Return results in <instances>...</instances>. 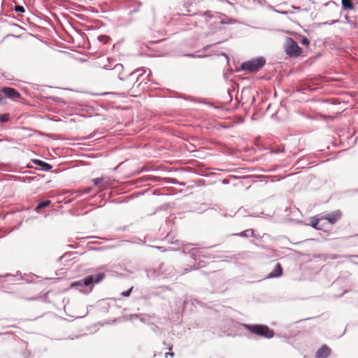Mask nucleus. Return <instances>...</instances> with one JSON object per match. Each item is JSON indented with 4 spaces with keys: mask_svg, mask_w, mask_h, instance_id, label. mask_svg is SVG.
Wrapping results in <instances>:
<instances>
[{
    "mask_svg": "<svg viewBox=\"0 0 358 358\" xmlns=\"http://www.w3.org/2000/svg\"><path fill=\"white\" fill-rule=\"evenodd\" d=\"M104 278V274L99 273L94 275H89L83 280L71 282V287L91 286L94 283H98L101 281Z\"/></svg>",
    "mask_w": 358,
    "mask_h": 358,
    "instance_id": "f257e3e1",
    "label": "nucleus"
},
{
    "mask_svg": "<svg viewBox=\"0 0 358 358\" xmlns=\"http://www.w3.org/2000/svg\"><path fill=\"white\" fill-rule=\"evenodd\" d=\"M8 120V115L7 114H0V122H5Z\"/></svg>",
    "mask_w": 358,
    "mask_h": 358,
    "instance_id": "4468645a",
    "label": "nucleus"
},
{
    "mask_svg": "<svg viewBox=\"0 0 358 358\" xmlns=\"http://www.w3.org/2000/svg\"><path fill=\"white\" fill-rule=\"evenodd\" d=\"M208 17V13H205L203 15L200 16V21L207 22Z\"/></svg>",
    "mask_w": 358,
    "mask_h": 358,
    "instance_id": "2eb2a0df",
    "label": "nucleus"
},
{
    "mask_svg": "<svg viewBox=\"0 0 358 358\" xmlns=\"http://www.w3.org/2000/svg\"><path fill=\"white\" fill-rule=\"evenodd\" d=\"M321 217L322 220H327L331 224H334L341 217V213L339 210H336L333 213L327 214L326 215Z\"/></svg>",
    "mask_w": 358,
    "mask_h": 358,
    "instance_id": "39448f33",
    "label": "nucleus"
},
{
    "mask_svg": "<svg viewBox=\"0 0 358 358\" xmlns=\"http://www.w3.org/2000/svg\"><path fill=\"white\" fill-rule=\"evenodd\" d=\"M282 273V268L279 264H277L275 268L267 275V278L280 277Z\"/></svg>",
    "mask_w": 358,
    "mask_h": 358,
    "instance_id": "6e6552de",
    "label": "nucleus"
},
{
    "mask_svg": "<svg viewBox=\"0 0 358 358\" xmlns=\"http://www.w3.org/2000/svg\"><path fill=\"white\" fill-rule=\"evenodd\" d=\"M285 52L289 56H298L301 52V48L292 38H287L286 39Z\"/></svg>",
    "mask_w": 358,
    "mask_h": 358,
    "instance_id": "20e7f679",
    "label": "nucleus"
},
{
    "mask_svg": "<svg viewBox=\"0 0 358 358\" xmlns=\"http://www.w3.org/2000/svg\"><path fill=\"white\" fill-rule=\"evenodd\" d=\"M122 68H123V66H122V64H117V65L115 66V69H116L117 70H121Z\"/></svg>",
    "mask_w": 358,
    "mask_h": 358,
    "instance_id": "aec40b11",
    "label": "nucleus"
},
{
    "mask_svg": "<svg viewBox=\"0 0 358 358\" xmlns=\"http://www.w3.org/2000/svg\"><path fill=\"white\" fill-rule=\"evenodd\" d=\"M174 354L173 352H166L165 354V357H167L168 356L173 357Z\"/></svg>",
    "mask_w": 358,
    "mask_h": 358,
    "instance_id": "412c9836",
    "label": "nucleus"
},
{
    "mask_svg": "<svg viewBox=\"0 0 358 358\" xmlns=\"http://www.w3.org/2000/svg\"><path fill=\"white\" fill-rule=\"evenodd\" d=\"M301 43L303 45H309V41H308V39L307 38L304 37V38H303L301 39Z\"/></svg>",
    "mask_w": 358,
    "mask_h": 358,
    "instance_id": "a211bd4d",
    "label": "nucleus"
},
{
    "mask_svg": "<svg viewBox=\"0 0 358 358\" xmlns=\"http://www.w3.org/2000/svg\"><path fill=\"white\" fill-rule=\"evenodd\" d=\"M2 92L9 98L16 99L19 98L20 93L13 88L11 87H3Z\"/></svg>",
    "mask_w": 358,
    "mask_h": 358,
    "instance_id": "423d86ee",
    "label": "nucleus"
},
{
    "mask_svg": "<svg viewBox=\"0 0 358 358\" xmlns=\"http://www.w3.org/2000/svg\"><path fill=\"white\" fill-rule=\"evenodd\" d=\"M252 333L264 336L265 338H272L273 332L268 327L264 325H245Z\"/></svg>",
    "mask_w": 358,
    "mask_h": 358,
    "instance_id": "7ed1b4c3",
    "label": "nucleus"
},
{
    "mask_svg": "<svg viewBox=\"0 0 358 358\" xmlns=\"http://www.w3.org/2000/svg\"><path fill=\"white\" fill-rule=\"evenodd\" d=\"M103 180V178H94L92 180V182L94 183V185H97L98 184H99L101 181Z\"/></svg>",
    "mask_w": 358,
    "mask_h": 358,
    "instance_id": "dca6fc26",
    "label": "nucleus"
},
{
    "mask_svg": "<svg viewBox=\"0 0 358 358\" xmlns=\"http://www.w3.org/2000/svg\"><path fill=\"white\" fill-rule=\"evenodd\" d=\"M3 101V97L0 95V103L2 102Z\"/></svg>",
    "mask_w": 358,
    "mask_h": 358,
    "instance_id": "4be33fe9",
    "label": "nucleus"
},
{
    "mask_svg": "<svg viewBox=\"0 0 358 358\" xmlns=\"http://www.w3.org/2000/svg\"><path fill=\"white\" fill-rule=\"evenodd\" d=\"M342 6L344 9L352 10L354 8L353 4L351 0H342Z\"/></svg>",
    "mask_w": 358,
    "mask_h": 358,
    "instance_id": "1a4fd4ad",
    "label": "nucleus"
},
{
    "mask_svg": "<svg viewBox=\"0 0 358 358\" xmlns=\"http://www.w3.org/2000/svg\"><path fill=\"white\" fill-rule=\"evenodd\" d=\"M35 163H36L39 166H43L45 170H50L52 168V166L49 164L39 160H36Z\"/></svg>",
    "mask_w": 358,
    "mask_h": 358,
    "instance_id": "9b49d317",
    "label": "nucleus"
},
{
    "mask_svg": "<svg viewBox=\"0 0 358 358\" xmlns=\"http://www.w3.org/2000/svg\"><path fill=\"white\" fill-rule=\"evenodd\" d=\"M240 236H253V231L252 229H248V230H246L243 232H241L240 234Z\"/></svg>",
    "mask_w": 358,
    "mask_h": 358,
    "instance_id": "ddd939ff",
    "label": "nucleus"
},
{
    "mask_svg": "<svg viewBox=\"0 0 358 358\" xmlns=\"http://www.w3.org/2000/svg\"><path fill=\"white\" fill-rule=\"evenodd\" d=\"M131 289H132V288H130L129 289H128V290H127V291H125V292H123L122 293V295L123 296H129V294H130V293H131Z\"/></svg>",
    "mask_w": 358,
    "mask_h": 358,
    "instance_id": "f3484780",
    "label": "nucleus"
},
{
    "mask_svg": "<svg viewBox=\"0 0 358 358\" xmlns=\"http://www.w3.org/2000/svg\"><path fill=\"white\" fill-rule=\"evenodd\" d=\"M50 203L51 202L50 200H46V201L40 202L36 207V210H38V209H41V208H43L50 206Z\"/></svg>",
    "mask_w": 358,
    "mask_h": 358,
    "instance_id": "9d476101",
    "label": "nucleus"
},
{
    "mask_svg": "<svg viewBox=\"0 0 358 358\" xmlns=\"http://www.w3.org/2000/svg\"><path fill=\"white\" fill-rule=\"evenodd\" d=\"M15 10L17 12H20V13L24 12V9L23 8L22 6H16Z\"/></svg>",
    "mask_w": 358,
    "mask_h": 358,
    "instance_id": "6ab92c4d",
    "label": "nucleus"
},
{
    "mask_svg": "<svg viewBox=\"0 0 358 358\" xmlns=\"http://www.w3.org/2000/svg\"><path fill=\"white\" fill-rule=\"evenodd\" d=\"M266 60L262 57H259L251 60L243 62L241 64V69L243 71L255 72L258 71L265 64Z\"/></svg>",
    "mask_w": 358,
    "mask_h": 358,
    "instance_id": "f03ea898",
    "label": "nucleus"
},
{
    "mask_svg": "<svg viewBox=\"0 0 358 358\" xmlns=\"http://www.w3.org/2000/svg\"><path fill=\"white\" fill-rule=\"evenodd\" d=\"M330 355V349L323 345L316 353L315 358H327Z\"/></svg>",
    "mask_w": 358,
    "mask_h": 358,
    "instance_id": "0eeeda50",
    "label": "nucleus"
},
{
    "mask_svg": "<svg viewBox=\"0 0 358 358\" xmlns=\"http://www.w3.org/2000/svg\"><path fill=\"white\" fill-rule=\"evenodd\" d=\"M322 220V217H317L313 219L311 222V226L315 229H317V225L319 222Z\"/></svg>",
    "mask_w": 358,
    "mask_h": 358,
    "instance_id": "f8f14e48",
    "label": "nucleus"
}]
</instances>
